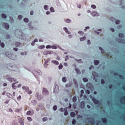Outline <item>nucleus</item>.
<instances>
[{"label":"nucleus","instance_id":"38","mask_svg":"<svg viewBox=\"0 0 125 125\" xmlns=\"http://www.w3.org/2000/svg\"><path fill=\"white\" fill-rule=\"evenodd\" d=\"M28 94H32V91L30 90H28L27 92Z\"/></svg>","mask_w":125,"mask_h":125},{"label":"nucleus","instance_id":"48","mask_svg":"<svg viewBox=\"0 0 125 125\" xmlns=\"http://www.w3.org/2000/svg\"><path fill=\"white\" fill-rule=\"evenodd\" d=\"M62 68H63V65H60L59 66V70H61V69H62Z\"/></svg>","mask_w":125,"mask_h":125},{"label":"nucleus","instance_id":"57","mask_svg":"<svg viewBox=\"0 0 125 125\" xmlns=\"http://www.w3.org/2000/svg\"><path fill=\"white\" fill-rule=\"evenodd\" d=\"M24 54L25 55H27V52H24V53H23V52H21V55H24Z\"/></svg>","mask_w":125,"mask_h":125},{"label":"nucleus","instance_id":"63","mask_svg":"<svg viewBox=\"0 0 125 125\" xmlns=\"http://www.w3.org/2000/svg\"><path fill=\"white\" fill-rule=\"evenodd\" d=\"M110 30L112 32H115V29H114L113 28H111Z\"/></svg>","mask_w":125,"mask_h":125},{"label":"nucleus","instance_id":"43","mask_svg":"<svg viewBox=\"0 0 125 125\" xmlns=\"http://www.w3.org/2000/svg\"><path fill=\"white\" fill-rule=\"evenodd\" d=\"M84 93V91H83V90H81V96H83V93Z\"/></svg>","mask_w":125,"mask_h":125},{"label":"nucleus","instance_id":"64","mask_svg":"<svg viewBox=\"0 0 125 125\" xmlns=\"http://www.w3.org/2000/svg\"><path fill=\"white\" fill-rule=\"evenodd\" d=\"M46 14H47V15H48V14H50V12L49 11H48L46 12Z\"/></svg>","mask_w":125,"mask_h":125},{"label":"nucleus","instance_id":"55","mask_svg":"<svg viewBox=\"0 0 125 125\" xmlns=\"http://www.w3.org/2000/svg\"><path fill=\"white\" fill-rule=\"evenodd\" d=\"M89 28H90L89 26H86L85 29H84V32H86V30H87Z\"/></svg>","mask_w":125,"mask_h":125},{"label":"nucleus","instance_id":"56","mask_svg":"<svg viewBox=\"0 0 125 125\" xmlns=\"http://www.w3.org/2000/svg\"><path fill=\"white\" fill-rule=\"evenodd\" d=\"M19 19H20V20H21V19H22V18H23V16H22L21 15H20L19 16Z\"/></svg>","mask_w":125,"mask_h":125},{"label":"nucleus","instance_id":"36","mask_svg":"<svg viewBox=\"0 0 125 125\" xmlns=\"http://www.w3.org/2000/svg\"><path fill=\"white\" fill-rule=\"evenodd\" d=\"M76 123H77V121H76V120L73 119L72 120V124L76 125Z\"/></svg>","mask_w":125,"mask_h":125},{"label":"nucleus","instance_id":"16","mask_svg":"<svg viewBox=\"0 0 125 125\" xmlns=\"http://www.w3.org/2000/svg\"><path fill=\"white\" fill-rule=\"evenodd\" d=\"M5 28L6 30H8V29H9V24H8V23H5Z\"/></svg>","mask_w":125,"mask_h":125},{"label":"nucleus","instance_id":"61","mask_svg":"<svg viewBox=\"0 0 125 125\" xmlns=\"http://www.w3.org/2000/svg\"><path fill=\"white\" fill-rule=\"evenodd\" d=\"M77 6L79 8H82V4H78L77 5Z\"/></svg>","mask_w":125,"mask_h":125},{"label":"nucleus","instance_id":"11","mask_svg":"<svg viewBox=\"0 0 125 125\" xmlns=\"http://www.w3.org/2000/svg\"><path fill=\"white\" fill-rule=\"evenodd\" d=\"M63 30L64 31H65L66 34H68V35H70V34H71V32L68 31V28H67V27H64Z\"/></svg>","mask_w":125,"mask_h":125},{"label":"nucleus","instance_id":"18","mask_svg":"<svg viewBox=\"0 0 125 125\" xmlns=\"http://www.w3.org/2000/svg\"><path fill=\"white\" fill-rule=\"evenodd\" d=\"M72 101L73 102H77V96H75L72 98Z\"/></svg>","mask_w":125,"mask_h":125},{"label":"nucleus","instance_id":"21","mask_svg":"<svg viewBox=\"0 0 125 125\" xmlns=\"http://www.w3.org/2000/svg\"><path fill=\"white\" fill-rule=\"evenodd\" d=\"M62 81L63 83H66V82H67V78L65 77H63L62 78Z\"/></svg>","mask_w":125,"mask_h":125},{"label":"nucleus","instance_id":"25","mask_svg":"<svg viewBox=\"0 0 125 125\" xmlns=\"http://www.w3.org/2000/svg\"><path fill=\"white\" fill-rule=\"evenodd\" d=\"M83 81L84 82V83H86V82H88V80L87 79V78H83Z\"/></svg>","mask_w":125,"mask_h":125},{"label":"nucleus","instance_id":"35","mask_svg":"<svg viewBox=\"0 0 125 125\" xmlns=\"http://www.w3.org/2000/svg\"><path fill=\"white\" fill-rule=\"evenodd\" d=\"M23 21L24 22H25L26 23H27V22H29V19H27V18H25L24 20H23Z\"/></svg>","mask_w":125,"mask_h":125},{"label":"nucleus","instance_id":"4","mask_svg":"<svg viewBox=\"0 0 125 125\" xmlns=\"http://www.w3.org/2000/svg\"><path fill=\"white\" fill-rule=\"evenodd\" d=\"M91 98L93 102L94 103V104L98 105L100 103V102H99V101L96 100V99H95V98L91 97Z\"/></svg>","mask_w":125,"mask_h":125},{"label":"nucleus","instance_id":"8","mask_svg":"<svg viewBox=\"0 0 125 125\" xmlns=\"http://www.w3.org/2000/svg\"><path fill=\"white\" fill-rule=\"evenodd\" d=\"M85 104H84V102L82 101L80 103V107L81 108H84Z\"/></svg>","mask_w":125,"mask_h":125},{"label":"nucleus","instance_id":"30","mask_svg":"<svg viewBox=\"0 0 125 125\" xmlns=\"http://www.w3.org/2000/svg\"><path fill=\"white\" fill-rule=\"evenodd\" d=\"M99 49H100V50H101V53H103V54L104 53V50H103L102 47H99Z\"/></svg>","mask_w":125,"mask_h":125},{"label":"nucleus","instance_id":"1","mask_svg":"<svg viewBox=\"0 0 125 125\" xmlns=\"http://www.w3.org/2000/svg\"><path fill=\"white\" fill-rule=\"evenodd\" d=\"M7 67L8 70H10V71H16V69L17 68L15 65H12L11 64H8Z\"/></svg>","mask_w":125,"mask_h":125},{"label":"nucleus","instance_id":"2","mask_svg":"<svg viewBox=\"0 0 125 125\" xmlns=\"http://www.w3.org/2000/svg\"><path fill=\"white\" fill-rule=\"evenodd\" d=\"M5 55L6 56H7V57H8V58H10V59H11L12 60H14V59H13V57L14 56V55L11 54L10 52H6Z\"/></svg>","mask_w":125,"mask_h":125},{"label":"nucleus","instance_id":"13","mask_svg":"<svg viewBox=\"0 0 125 125\" xmlns=\"http://www.w3.org/2000/svg\"><path fill=\"white\" fill-rule=\"evenodd\" d=\"M118 42L121 43H125V41L124 42V40L122 39H119Z\"/></svg>","mask_w":125,"mask_h":125},{"label":"nucleus","instance_id":"3","mask_svg":"<svg viewBox=\"0 0 125 125\" xmlns=\"http://www.w3.org/2000/svg\"><path fill=\"white\" fill-rule=\"evenodd\" d=\"M6 79L8 81L11 82V83L16 82V79H14V78L10 77V76L9 75H7Z\"/></svg>","mask_w":125,"mask_h":125},{"label":"nucleus","instance_id":"40","mask_svg":"<svg viewBox=\"0 0 125 125\" xmlns=\"http://www.w3.org/2000/svg\"><path fill=\"white\" fill-rule=\"evenodd\" d=\"M2 18H4L5 19V18H6V15H5L4 14H2Z\"/></svg>","mask_w":125,"mask_h":125},{"label":"nucleus","instance_id":"19","mask_svg":"<svg viewBox=\"0 0 125 125\" xmlns=\"http://www.w3.org/2000/svg\"><path fill=\"white\" fill-rule=\"evenodd\" d=\"M15 83H13L12 85V88L13 89H16V88H17V87L16 86H15Z\"/></svg>","mask_w":125,"mask_h":125},{"label":"nucleus","instance_id":"37","mask_svg":"<svg viewBox=\"0 0 125 125\" xmlns=\"http://www.w3.org/2000/svg\"><path fill=\"white\" fill-rule=\"evenodd\" d=\"M104 83H105V81H104V79H101V84H104Z\"/></svg>","mask_w":125,"mask_h":125},{"label":"nucleus","instance_id":"29","mask_svg":"<svg viewBox=\"0 0 125 125\" xmlns=\"http://www.w3.org/2000/svg\"><path fill=\"white\" fill-rule=\"evenodd\" d=\"M50 10L51 11V12H54L55 10H54V8L51 7L50 8Z\"/></svg>","mask_w":125,"mask_h":125},{"label":"nucleus","instance_id":"27","mask_svg":"<svg viewBox=\"0 0 125 125\" xmlns=\"http://www.w3.org/2000/svg\"><path fill=\"white\" fill-rule=\"evenodd\" d=\"M85 40V37H83L80 38L81 42H83Z\"/></svg>","mask_w":125,"mask_h":125},{"label":"nucleus","instance_id":"10","mask_svg":"<svg viewBox=\"0 0 125 125\" xmlns=\"http://www.w3.org/2000/svg\"><path fill=\"white\" fill-rule=\"evenodd\" d=\"M22 88L24 90H25L26 92H27V91H28V90H29V87H28V86H23L22 87Z\"/></svg>","mask_w":125,"mask_h":125},{"label":"nucleus","instance_id":"53","mask_svg":"<svg viewBox=\"0 0 125 125\" xmlns=\"http://www.w3.org/2000/svg\"><path fill=\"white\" fill-rule=\"evenodd\" d=\"M92 69H94V67L93 65H91L89 67V69L92 70Z\"/></svg>","mask_w":125,"mask_h":125},{"label":"nucleus","instance_id":"12","mask_svg":"<svg viewBox=\"0 0 125 125\" xmlns=\"http://www.w3.org/2000/svg\"><path fill=\"white\" fill-rule=\"evenodd\" d=\"M102 122H103L104 124H107V118H102Z\"/></svg>","mask_w":125,"mask_h":125},{"label":"nucleus","instance_id":"52","mask_svg":"<svg viewBox=\"0 0 125 125\" xmlns=\"http://www.w3.org/2000/svg\"><path fill=\"white\" fill-rule=\"evenodd\" d=\"M69 59V56H66L65 59V61H67Z\"/></svg>","mask_w":125,"mask_h":125},{"label":"nucleus","instance_id":"42","mask_svg":"<svg viewBox=\"0 0 125 125\" xmlns=\"http://www.w3.org/2000/svg\"><path fill=\"white\" fill-rule=\"evenodd\" d=\"M43 121V122H46V121H47V118L46 117H44L42 118Z\"/></svg>","mask_w":125,"mask_h":125},{"label":"nucleus","instance_id":"60","mask_svg":"<svg viewBox=\"0 0 125 125\" xmlns=\"http://www.w3.org/2000/svg\"><path fill=\"white\" fill-rule=\"evenodd\" d=\"M78 33L79 34H80V35H83V32L82 31H79Z\"/></svg>","mask_w":125,"mask_h":125},{"label":"nucleus","instance_id":"58","mask_svg":"<svg viewBox=\"0 0 125 125\" xmlns=\"http://www.w3.org/2000/svg\"><path fill=\"white\" fill-rule=\"evenodd\" d=\"M6 38L7 39H10V36L9 35H6Z\"/></svg>","mask_w":125,"mask_h":125},{"label":"nucleus","instance_id":"9","mask_svg":"<svg viewBox=\"0 0 125 125\" xmlns=\"http://www.w3.org/2000/svg\"><path fill=\"white\" fill-rule=\"evenodd\" d=\"M113 75L114 76H118V77H119L120 78H123V75H121V74H119V73H117V72H114L113 73Z\"/></svg>","mask_w":125,"mask_h":125},{"label":"nucleus","instance_id":"23","mask_svg":"<svg viewBox=\"0 0 125 125\" xmlns=\"http://www.w3.org/2000/svg\"><path fill=\"white\" fill-rule=\"evenodd\" d=\"M75 70L76 71L78 75H80V74H81V71L80 70V69L78 68H75Z\"/></svg>","mask_w":125,"mask_h":125},{"label":"nucleus","instance_id":"39","mask_svg":"<svg viewBox=\"0 0 125 125\" xmlns=\"http://www.w3.org/2000/svg\"><path fill=\"white\" fill-rule=\"evenodd\" d=\"M47 53H48V54H53V51H47Z\"/></svg>","mask_w":125,"mask_h":125},{"label":"nucleus","instance_id":"59","mask_svg":"<svg viewBox=\"0 0 125 125\" xmlns=\"http://www.w3.org/2000/svg\"><path fill=\"white\" fill-rule=\"evenodd\" d=\"M113 87V85L112 84H109V88L111 89V88Z\"/></svg>","mask_w":125,"mask_h":125},{"label":"nucleus","instance_id":"32","mask_svg":"<svg viewBox=\"0 0 125 125\" xmlns=\"http://www.w3.org/2000/svg\"><path fill=\"white\" fill-rule=\"evenodd\" d=\"M53 109L54 111H56V110H57V106L54 105L53 107Z\"/></svg>","mask_w":125,"mask_h":125},{"label":"nucleus","instance_id":"50","mask_svg":"<svg viewBox=\"0 0 125 125\" xmlns=\"http://www.w3.org/2000/svg\"><path fill=\"white\" fill-rule=\"evenodd\" d=\"M43 54H44V55H47V54H48L47 51H44L43 52Z\"/></svg>","mask_w":125,"mask_h":125},{"label":"nucleus","instance_id":"17","mask_svg":"<svg viewBox=\"0 0 125 125\" xmlns=\"http://www.w3.org/2000/svg\"><path fill=\"white\" fill-rule=\"evenodd\" d=\"M21 44V43L20 42H16L15 43V46L17 47H18V46H20Z\"/></svg>","mask_w":125,"mask_h":125},{"label":"nucleus","instance_id":"51","mask_svg":"<svg viewBox=\"0 0 125 125\" xmlns=\"http://www.w3.org/2000/svg\"><path fill=\"white\" fill-rule=\"evenodd\" d=\"M92 16H96V12H93L92 13Z\"/></svg>","mask_w":125,"mask_h":125},{"label":"nucleus","instance_id":"6","mask_svg":"<svg viewBox=\"0 0 125 125\" xmlns=\"http://www.w3.org/2000/svg\"><path fill=\"white\" fill-rule=\"evenodd\" d=\"M36 97H37V99H38L39 100H42V96L39 95V93H37L36 94Z\"/></svg>","mask_w":125,"mask_h":125},{"label":"nucleus","instance_id":"24","mask_svg":"<svg viewBox=\"0 0 125 125\" xmlns=\"http://www.w3.org/2000/svg\"><path fill=\"white\" fill-rule=\"evenodd\" d=\"M44 47H45L44 45H40V46H39V48L40 49H42L44 48Z\"/></svg>","mask_w":125,"mask_h":125},{"label":"nucleus","instance_id":"41","mask_svg":"<svg viewBox=\"0 0 125 125\" xmlns=\"http://www.w3.org/2000/svg\"><path fill=\"white\" fill-rule=\"evenodd\" d=\"M46 48L48 49V48H52V46L50 45H48L46 46Z\"/></svg>","mask_w":125,"mask_h":125},{"label":"nucleus","instance_id":"34","mask_svg":"<svg viewBox=\"0 0 125 125\" xmlns=\"http://www.w3.org/2000/svg\"><path fill=\"white\" fill-rule=\"evenodd\" d=\"M52 48L53 49H57V46L56 45H52Z\"/></svg>","mask_w":125,"mask_h":125},{"label":"nucleus","instance_id":"33","mask_svg":"<svg viewBox=\"0 0 125 125\" xmlns=\"http://www.w3.org/2000/svg\"><path fill=\"white\" fill-rule=\"evenodd\" d=\"M27 120L29 121V122H32V121H33L32 118L30 117H27Z\"/></svg>","mask_w":125,"mask_h":125},{"label":"nucleus","instance_id":"54","mask_svg":"<svg viewBox=\"0 0 125 125\" xmlns=\"http://www.w3.org/2000/svg\"><path fill=\"white\" fill-rule=\"evenodd\" d=\"M17 99H18V100H21V95L17 97Z\"/></svg>","mask_w":125,"mask_h":125},{"label":"nucleus","instance_id":"15","mask_svg":"<svg viewBox=\"0 0 125 125\" xmlns=\"http://www.w3.org/2000/svg\"><path fill=\"white\" fill-rule=\"evenodd\" d=\"M52 63H53L55 65H59V62L57 61H52Z\"/></svg>","mask_w":125,"mask_h":125},{"label":"nucleus","instance_id":"46","mask_svg":"<svg viewBox=\"0 0 125 125\" xmlns=\"http://www.w3.org/2000/svg\"><path fill=\"white\" fill-rule=\"evenodd\" d=\"M91 7L92 8H93V9H95V8H96V6L95 5H91Z\"/></svg>","mask_w":125,"mask_h":125},{"label":"nucleus","instance_id":"31","mask_svg":"<svg viewBox=\"0 0 125 125\" xmlns=\"http://www.w3.org/2000/svg\"><path fill=\"white\" fill-rule=\"evenodd\" d=\"M119 38H124V34L122 33H119Z\"/></svg>","mask_w":125,"mask_h":125},{"label":"nucleus","instance_id":"22","mask_svg":"<svg viewBox=\"0 0 125 125\" xmlns=\"http://www.w3.org/2000/svg\"><path fill=\"white\" fill-rule=\"evenodd\" d=\"M94 63L95 65H98V64H99V61H98V60H95L94 61Z\"/></svg>","mask_w":125,"mask_h":125},{"label":"nucleus","instance_id":"20","mask_svg":"<svg viewBox=\"0 0 125 125\" xmlns=\"http://www.w3.org/2000/svg\"><path fill=\"white\" fill-rule=\"evenodd\" d=\"M70 116L71 117H72L73 118L74 117H75V116H76V113H75V112H71L70 113Z\"/></svg>","mask_w":125,"mask_h":125},{"label":"nucleus","instance_id":"7","mask_svg":"<svg viewBox=\"0 0 125 125\" xmlns=\"http://www.w3.org/2000/svg\"><path fill=\"white\" fill-rule=\"evenodd\" d=\"M26 115H28V116H32L33 115H34V111H32L31 112V111H28L26 112Z\"/></svg>","mask_w":125,"mask_h":125},{"label":"nucleus","instance_id":"5","mask_svg":"<svg viewBox=\"0 0 125 125\" xmlns=\"http://www.w3.org/2000/svg\"><path fill=\"white\" fill-rule=\"evenodd\" d=\"M42 93L43 94H45V95H48V94H49V92H48V90H47L45 88H43V89L42 90Z\"/></svg>","mask_w":125,"mask_h":125},{"label":"nucleus","instance_id":"62","mask_svg":"<svg viewBox=\"0 0 125 125\" xmlns=\"http://www.w3.org/2000/svg\"><path fill=\"white\" fill-rule=\"evenodd\" d=\"M105 56H106V57H110V54H109L108 53H106V54H105Z\"/></svg>","mask_w":125,"mask_h":125},{"label":"nucleus","instance_id":"14","mask_svg":"<svg viewBox=\"0 0 125 125\" xmlns=\"http://www.w3.org/2000/svg\"><path fill=\"white\" fill-rule=\"evenodd\" d=\"M67 109H68V107L64 108V116H67V115H68V110H67Z\"/></svg>","mask_w":125,"mask_h":125},{"label":"nucleus","instance_id":"47","mask_svg":"<svg viewBox=\"0 0 125 125\" xmlns=\"http://www.w3.org/2000/svg\"><path fill=\"white\" fill-rule=\"evenodd\" d=\"M0 45H1V47H4V46H5L4 43H3V42L1 43Z\"/></svg>","mask_w":125,"mask_h":125},{"label":"nucleus","instance_id":"26","mask_svg":"<svg viewBox=\"0 0 125 125\" xmlns=\"http://www.w3.org/2000/svg\"><path fill=\"white\" fill-rule=\"evenodd\" d=\"M44 9H45V10H48V6L45 5L44 6Z\"/></svg>","mask_w":125,"mask_h":125},{"label":"nucleus","instance_id":"49","mask_svg":"<svg viewBox=\"0 0 125 125\" xmlns=\"http://www.w3.org/2000/svg\"><path fill=\"white\" fill-rule=\"evenodd\" d=\"M85 92L87 94H89V93H90V91H89V90H86L85 91Z\"/></svg>","mask_w":125,"mask_h":125},{"label":"nucleus","instance_id":"28","mask_svg":"<svg viewBox=\"0 0 125 125\" xmlns=\"http://www.w3.org/2000/svg\"><path fill=\"white\" fill-rule=\"evenodd\" d=\"M65 22L66 23H70V22H71V20H70V19H67L65 20Z\"/></svg>","mask_w":125,"mask_h":125},{"label":"nucleus","instance_id":"44","mask_svg":"<svg viewBox=\"0 0 125 125\" xmlns=\"http://www.w3.org/2000/svg\"><path fill=\"white\" fill-rule=\"evenodd\" d=\"M115 23L116 24H120V23H121V21L120 20H116Z\"/></svg>","mask_w":125,"mask_h":125},{"label":"nucleus","instance_id":"45","mask_svg":"<svg viewBox=\"0 0 125 125\" xmlns=\"http://www.w3.org/2000/svg\"><path fill=\"white\" fill-rule=\"evenodd\" d=\"M60 111L61 112H64V111H65V109H64L63 108H60Z\"/></svg>","mask_w":125,"mask_h":125}]
</instances>
